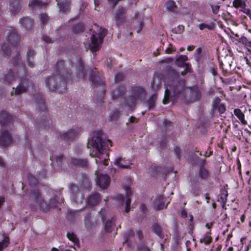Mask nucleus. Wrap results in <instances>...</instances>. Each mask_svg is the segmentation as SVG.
<instances>
[{
    "mask_svg": "<svg viewBox=\"0 0 251 251\" xmlns=\"http://www.w3.org/2000/svg\"><path fill=\"white\" fill-rule=\"evenodd\" d=\"M91 214L90 213L87 214L84 219L85 225L87 227H89L90 226V220H91Z\"/></svg>",
    "mask_w": 251,
    "mask_h": 251,
    "instance_id": "obj_53",
    "label": "nucleus"
},
{
    "mask_svg": "<svg viewBox=\"0 0 251 251\" xmlns=\"http://www.w3.org/2000/svg\"><path fill=\"white\" fill-rule=\"evenodd\" d=\"M138 14L137 13L135 15V20L133 21L134 24H137L135 26V28L136 29L137 33H139L143 27V24L141 19H137Z\"/></svg>",
    "mask_w": 251,
    "mask_h": 251,
    "instance_id": "obj_38",
    "label": "nucleus"
},
{
    "mask_svg": "<svg viewBox=\"0 0 251 251\" xmlns=\"http://www.w3.org/2000/svg\"><path fill=\"white\" fill-rule=\"evenodd\" d=\"M234 114L240 121L242 124L244 125L247 124V121L245 120L244 114L242 112L241 109L239 108L234 109Z\"/></svg>",
    "mask_w": 251,
    "mask_h": 251,
    "instance_id": "obj_33",
    "label": "nucleus"
},
{
    "mask_svg": "<svg viewBox=\"0 0 251 251\" xmlns=\"http://www.w3.org/2000/svg\"><path fill=\"white\" fill-rule=\"evenodd\" d=\"M6 35V40L8 43L12 45H17L20 41V36L18 34L17 29L14 27H10L4 31Z\"/></svg>",
    "mask_w": 251,
    "mask_h": 251,
    "instance_id": "obj_8",
    "label": "nucleus"
},
{
    "mask_svg": "<svg viewBox=\"0 0 251 251\" xmlns=\"http://www.w3.org/2000/svg\"><path fill=\"white\" fill-rule=\"evenodd\" d=\"M190 91V97L191 99L194 101H198L200 100L201 96V88L198 85H194L192 87H187Z\"/></svg>",
    "mask_w": 251,
    "mask_h": 251,
    "instance_id": "obj_12",
    "label": "nucleus"
},
{
    "mask_svg": "<svg viewBox=\"0 0 251 251\" xmlns=\"http://www.w3.org/2000/svg\"><path fill=\"white\" fill-rule=\"evenodd\" d=\"M27 178L29 182L32 185H35L38 183L37 179L31 174L28 175Z\"/></svg>",
    "mask_w": 251,
    "mask_h": 251,
    "instance_id": "obj_51",
    "label": "nucleus"
},
{
    "mask_svg": "<svg viewBox=\"0 0 251 251\" xmlns=\"http://www.w3.org/2000/svg\"><path fill=\"white\" fill-rule=\"evenodd\" d=\"M202 50L201 48H198L197 49L194 53L195 59L198 63L201 62L203 56L202 54Z\"/></svg>",
    "mask_w": 251,
    "mask_h": 251,
    "instance_id": "obj_43",
    "label": "nucleus"
},
{
    "mask_svg": "<svg viewBox=\"0 0 251 251\" xmlns=\"http://www.w3.org/2000/svg\"><path fill=\"white\" fill-rule=\"evenodd\" d=\"M216 109H218L219 112L221 114L224 113L225 111H226V107L225 105L222 103L220 105H219Z\"/></svg>",
    "mask_w": 251,
    "mask_h": 251,
    "instance_id": "obj_61",
    "label": "nucleus"
},
{
    "mask_svg": "<svg viewBox=\"0 0 251 251\" xmlns=\"http://www.w3.org/2000/svg\"><path fill=\"white\" fill-rule=\"evenodd\" d=\"M13 120V117L6 111H1L0 115V124L2 126H5L8 123H10Z\"/></svg>",
    "mask_w": 251,
    "mask_h": 251,
    "instance_id": "obj_22",
    "label": "nucleus"
},
{
    "mask_svg": "<svg viewBox=\"0 0 251 251\" xmlns=\"http://www.w3.org/2000/svg\"><path fill=\"white\" fill-rule=\"evenodd\" d=\"M54 159L55 160L56 162L58 163V165H59L65 160V157L63 155H58L55 156Z\"/></svg>",
    "mask_w": 251,
    "mask_h": 251,
    "instance_id": "obj_57",
    "label": "nucleus"
},
{
    "mask_svg": "<svg viewBox=\"0 0 251 251\" xmlns=\"http://www.w3.org/2000/svg\"><path fill=\"white\" fill-rule=\"evenodd\" d=\"M20 82L16 88H13V90L11 92V95L15 94L16 95H19L27 91L28 87L32 86V81L30 79H27L25 74L24 76H20Z\"/></svg>",
    "mask_w": 251,
    "mask_h": 251,
    "instance_id": "obj_7",
    "label": "nucleus"
},
{
    "mask_svg": "<svg viewBox=\"0 0 251 251\" xmlns=\"http://www.w3.org/2000/svg\"><path fill=\"white\" fill-rule=\"evenodd\" d=\"M215 24L213 23H210L208 24L202 23L199 25V27L201 30H203L206 28L209 30H213L214 29Z\"/></svg>",
    "mask_w": 251,
    "mask_h": 251,
    "instance_id": "obj_46",
    "label": "nucleus"
},
{
    "mask_svg": "<svg viewBox=\"0 0 251 251\" xmlns=\"http://www.w3.org/2000/svg\"><path fill=\"white\" fill-rule=\"evenodd\" d=\"M124 188L125 190L126 195V205H130L131 200L130 198V196L131 195L132 193L130 188V186L128 185H125L124 186Z\"/></svg>",
    "mask_w": 251,
    "mask_h": 251,
    "instance_id": "obj_41",
    "label": "nucleus"
},
{
    "mask_svg": "<svg viewBox=\"0 0 251 251\" xmlns=\"http://www.w3.org/2000/svg\"><path fill=\"white\" fill-rule=\"evenodd\" d=\"M183 68H184L185 69L183 71L181 72V75H184L188 73H190L191 72V65L189 64L186 63V65L184 66Z\"/></svg>",
    "mask_w": 251,
    "mask_h": 251,
    "instance_id": "obj_52",
    "label": "nucleus"
},
{
    "mask_svg": "<svg viewBox=\"0 0 251 251\" xmlns=\"http://www.w3.org/2000/svg\"><path fill=\"white\" fill-rule=\"evenodd\" d=\"M246 59L247 63L248 65L251 64V53H247Z\"/></svg>",
    "mask_w": 251,
    "mask_h": 251,
    "instance_id": "obj_64",
    "label": "nucleus"
},
{
    "mask_svg": "<svg viewBox=\"0 0 251 251\" xmlns=\"http://www.w3.org/2000/svg\"><path fill=\"white\" fill-rule=\"evenodd\" d=\"M85 27L84 25L82 23H78L74 25L72 27V30L75 33H79L84 31Z\"/></svg>",
    "mask_w": 251,
    "mask_h": 251,
    "instance_id": "obj_39",
    "label": "nucleus"
},
{
    "mask_svg": "<svg viewBox=\"0 0 251 251\" xmlns=\"http://www.w3.org/2000/svg\"><path fill=\"white\" fill-rule=\"evenodd\" d=\"M184 31V26L182 25H179L176 29V33L181 34Z\"/></svg>",
    "mask_w": 251,
    "mask_h": 251,
    "instance_id": "obj_62",
    "label": "nucleus"
},
{
    "mask_svg": "<svg viewBox=\"0 0 251 251\" xmlns=\"http://www.w3.org/2000/svg\"><path fill=\"white\" fill-rule=\"evenodd\" d=\"M67 236L68 238L74 243V246L76 245L79 246V239L74 232H68Z\"/></svg>",
    "mask_w": 251,
    "mask_h": 251,
    "instance_id": "obj_37",
    "label": "nucleus"
},
{
    "mask_svg": "<svg viewBox=\"0 0 251 251\" xmlns=\"http://www.w3.org/2000/svg\"><path fill=\"white\" fill-rule=\"evenodd\" d=\"M71 162L75 165L79 167H84L87 166L88 164L87 159H78L75 158H71Z\"/></svg>",
    "mask_w": 251,
    "mask_h": 251,
    "instance_id": "obj_28",
    "label": "nucleus"
},
{
    "mask_svg": "<svg viewBox=\"0 0 251 251\" xmlns=\"http://www.w3.org/2000/svg\"><path fill=\"white\" fill-rule=\"evenodd\" d=\"M49 20L48 16L46 14H42L40 16V21L43 25L47 24Z\"/></svg>",
    "mask_w": 251,
    "mask_h": 251,
    "instance_id": "obj_55",
    "label": "nucleus"
},
{
    "mask_svg": "<svg viewBox=\"0 0 251 251\" xmlns=\"http://www.w3.org/2000/svg\"><path fill=\"white\" fill-rule=\"evenodd\" d=\"M166 86L163 103L168 104L171 99L183 97L184 92L187 87L185 86V79L180 77L179 74L172 67L168 66L166 69L164 78Z\"/></svg>",
    "mask_w": 251,
    "mask_h": 251,
    "instance_id": "obj_1",
    "label": "nucleus"
},
{
    "mask_svg": "<svg viewBox=\"0 0 251 251\" xmlns=\"http://www.w3.org/2000/svg\"><path fill=\"white\" fill-rule=\"evenodd\" d=\"M124 78V75L122 73H119L116 74L115 76V80L116 82L121 81L123 80Z\"/></svg>",
    "mask_w": 251,
    "mask_h": 251,
    "instance_id": "obj_56",
    "label": "nucleus"
},
{
    "mask_svg": "<svg viewBox=\"0 0 251 251\" xmlns=\"http://www.w3.org/2000/svg\"><path fill=\"white\" fill-rule=\"evenodd\" d=\"M33 100L36 104V109L42 111V112H44L40 122L39 123L37 120L35 122V126L37 127H42L43 126L46 128L49 127L52 122L48 116V113L45 112V98L42 95L38 94L33 96Z\"/></svg>",
    "mask_w": 251,
    "mask_h": 251,
    "instance_id": "obj_4",
    "label": "nucleus"
},
{
    "mask_svg": "<svg viewBox=\"0 0 251 251\" xmlns=\"http://www.w3.org/2000/svg\"><path fill=\"white\" fill-rule=\"evenodd\" d=\"M161 167L159 166L154 165L151 167V175L155 176L160 171Z\"/></svg>",
    "mask_w": 251,
    "mask_h": 251,
    "instance_id": "obj_50",
    "label": "nucleus"
},
{
    "mask_svg": "<svg viewBox=\"0 0 251 251\" xmlns=\"http://www.w3.org/2000/svg\"><path fill=\"white\" fill-rule=\"evenodd\" d=\"M132 95L128 100H126L125 105L132 108L135 106V102L137 100H144L146 92L144 89L141 87L135 86L132 88Z\"/></svg>",
    "mask_w": 251,
    "mask_h": 251,
    "instance_id": "obj_6",
    "label": "nucleus"
},
{
    "mask_svg": "<svg viewBox=\"0 0 251 251\" xmlns=\"http://www.w3.org/2000/svg\"><path fill=\"white\" fill-rule=\"evenodd\" d=\"M100 195L98 193L95 192L87 198L86 202L91 206L97 204L100 201Z\"/></svg>",
    "mask_w": 251,
    "mask_h": 251,
    "instance_id": "obj_20",
    "label": "nucleus"
},
{
    "mask_svg": "<svg viewBox=\"0 0 251 251\" xmlns=\"http://www.w3.org/2000/svg\"><path fill=\"white\" fill-rule=\"evenodd\" d=\"M4 80L8 84L14 82L15 81V78L14 73L11 71L8 72L5 75Z\"/></svg>",
    "mask_w": 251,
    "mask_h": 251,
    "instance_id": "obj_42",
    "label": "nucleus"
},
{
    "mask_svg": "<svg viewBox=\"0 0 251 251\" xmlns=\"http://www.w3.org/2000/svg\"><path fill=\"white\" fill-rule=\"evenodd\" d=\"M12 138L8 131H2L0 134V145L6 147L11 144Z\"/></svg>",
    "mask_w": 251,
    "mask_h": 251,
    "instance_id": "obj_14",
    "label": "nucleus"
},
{
    "mask_svg": "<svg viewBox=\"0 0 251 251\" xmlns=\"http://www.w3.org/2000/svg\"><path fill=\"white\" fill-rule=\"evenodd\" d=\"M151 228L152 232L157 235L160 238L163 239L164 237L163 229L158 223H154Z\"/></svg>",
    "mask_w": 251,
    "mask_h": 251,
    "instance_id": "obj_24",
    "label": "nucleus"
},
{
    "mask_svg": "<svg viewBox=\"0 0 251 251\" xmlns=\"http://www.w3.org/2000/svg\"><path fill=\"white\" fill-rule=\"evenodd\" d=\"M239 43H242L245 47H251V41H249L246 37L242 36L237 40Z\"/></svg>",
    "mask_w": 251,
    "mask_h": 251,
    "instance_id": "obj_48",
    "label": "nucleus"
},
{
    "mask_svg": "<svg viewBox=\"0 0 251 251\" xmlns=\"http://www.w3.org/2000/svg\"><path fill=\"white\" fill-rule=\"evenodd\" d=\"M35 55V53L33 49L30 47H28L26 54V61L27 65L30 67L33 68L35 66L34 62Z\"/></svg>",
    "mask_w": 251,
    "mask_h": 251,
    "instance_id": "obj_19",
    "label": "nucleus"
},
{
    "mask_svg": "<svg viewBox=\"0 0 251 251\" xmlns=\"http://www.w3.org/2000/svg\"><path fill=\"white\" fill-rule=\"evenodd\" d=\"M73 64L71 61L60 60L56 62L54 68V74L45 79L46 87L49 91L54 92L61 86L65 89L66 81L71 76V68Z\"/></svg>",
    "mask_w": 251,
    "mask_h": 251,
    "instance_id": "obj_2",
    "label": "nucleus"
},
{
    "mask_svg": "<svg viewBox=\"0 0 251 251\" xmlns=\"http://www.w3.org/2000/svg\"><path fill=\"white\" fill-rule=\"evenodd\" d=\"M167 10L174 13H177V7L173 0H168L166 3Z\"/></svg>",
    "mask_w": 251,
    "mask_h": 251,
    "instance_id": "obj_34",
    "label": "nucleus"
},
{
    "mask_svg": "<svg viewBox=\"0 0 251 251\" xmlns=\"http://www.w3.org/2000/svg\"><path fill=\"white\" fill-rule=\"evenodd\" d=\"M48 193L49 194L50 197L48 202L50 208L56 207L58 203L57 201L56 200V192L51 189H49L48 190Z\"/></svg>",
    "mask_w": 251,
    "mask_h": 251,
    "instance_id": "obj_21",
    "label": "nucleus"
},
{
    "mask_svg": "<svg viewBox=\"0 0 251 251\" xmlns=\"http://www.w3.org/2000/svg\"><path fill=\"white\" fill-rule=\"evenodd\" d=\"M126 9L125 7L120 8L116 13L115 20L118 26L121 25L126 17Z\"/></svg>",
    "mask_w": 251,
    "mask_h": 251,
    "instance_id": "obj_16",
    "label": "nucleus"
},
{
    "mask_svg": "<svg viewBox=\"0 0 251 251\" xmlns=\"http://www.w3.org/2000/svg\"><path fill=\"white\" fill-rule=\"evenodd\" d=\"M138 250L139 251H151L147 246L143 244H140L138 246Z\"/></svg>",
    "mask_w": 251,
    "mask_h": 251,
    "instance_id": "obj_54",
    "label": "nucleus"
},
{
    "mask_svg": "<svg viewBox=\"0 0 251 251\" xmlns=\"http://www.w3.org/2000/svg\"><path fill=\"white\" fill-rule=\"evenodd\" d=\"M246 6H241L240 11L247 15L248 16L251 14V10L249 8H246Z\"/></svg>",
    "mask_w": 251,
    "mask_h": 251,
    "instance_id": "obj_58",
    "label": "nucleus"
},
{
    "mask_svg": "<svg viewBox=\"0 0 251 251\" xmlns=\"http://www.w3.org/2000/svg\"><path fill=\"white\" fill-rule=\"evenodd\" d=\"M110 182V177L106 174L98 175L96 179L97 184L102 189L107 188Z\"/></svg>",
    "mask_w": 251,
    "mask_h": 251,
    "instance_id": "obj_10",
    "label": "nucleus"
},
{
    "mask_svg": "<svg viewBox=\"0 0 251 251\" xmlns=\"http://www.w3.org/2000/svg\"><path fill=\"white\" fill-rule=\"evenodd\" d=\"M221 99L219 98H216L213 101V106L215 108H217V107L220 105L221 103H220Z\"/></svg>",
    "mask_w": 251,
    "mask_h": 251,
    "instance_id": "obj_60",
    "label": "nucleus"
},
{
    "mask_svg": "<svg viewBox=\"0 0 251 251\" xmlns=\"http://www.w3.org/2000/svg\"><path fill=\"white\" fill-rule=\"evenodd\" d=\"M210 232H206L203 237L200 239V243H204L206 245L210 244L212 241V238L210 236Z\"/></svg>",
    "mask_w": 251,
    "mask_h": 251,
    "instance_id": "obj_45",
    "label": "nucleus"
},
{
    "mask_svg": "<svg viewBox=\"0 0 251 251\" xmlns=\"http://www.w3.org/2000/svg\"><path fill=\"white\" fill-rule=\"evenodd\" d=\"M232 6L236 8H238L241 6H246V4L244 0H234L232 2Z\"/></svg>",
    "mask_w": 251,
    "mask_h": 251,
    "instance_id": "obj_49",
    "label": "nucleus"
},
{
    "mask_svg": "<svg viewBox=\"0 0 251 251\" xmlns=\"http://www.w3.org/2000/svg\"><path fill=\"white\" fill-rule=\"evenodd\" d=\"M114 164L122 168H128L130 164L128 160L122 157L117 158L115 160Z\"/></svg>",
    "mask_w": 251,
    "mask_h": 251,
    "instance_id": "obj_25",
    "label": "nucleus"
},
{
    "mask_svg": "<svg viewBox=\"0 0 251 251\" xmlns=\"http://www.w3.org/2000/svg\"><path fill=\"white\" fill-rule=\"evenodd\" d=\"M209 176V172L205 168H200L199 177L202 179H206Z\"/></svg>",
    "mask_w": 251,
    "mask_h": 251,
    "instance_id": "obj_44",
    "label": "nucleus"
},
{
    "mask_svg": "<svg viewBox=\"0 0 251 251\" xmlns=\"http://www.w3.org/2000/svg\"><path fill=\"white\" fill-rule=\"evenodd\" d=\"M116 218L113 217L108 220L104 224V230L107 232H111L113 227L115 226Z\"/></svg>",
    "mask_w": 251,
    "mask_h": 251,
    "instance_id": "obj_29",
    "label": "nucleus"
},
{
    "mask_svg": "<svg viewBox=\"0 0 251 251\" xmlns=\"http://www.w3.org/2000/svg\"><path fill=\"white\" fill-rule=\"evenodd\" d=\"M43 198L38 189H34L30 191L29 199L35 202L36 204Z\"/></svg>",
    "mask_w": 251,
    "mask_h": 251,
    "instance_id": "obj_23",
    "label": "nucleus"
},
{
    "mask_svg": "<svg viewBox=\"0 0 251 251\" xmlns=\"http://www.w3.org/2000/svg\"><path fill=\"white\" fill-rule=\"evenodd\" d=\"M9 244V238L6 236L1 242H0V251H2L4 249L8 247Z\"/></svg>",
    "mask_w": 251,
    "mask_h": 251,
    "instance_id": "obj_47",
    "label": "nucleus"
},
{
    "mask_svg": "<svg viewBox=\"0 0 251 251\" xmlns=\"http://www.w3.org/2000/svg\"><path fill=\"white\" fill-rule=\"evenodd\" d=\"M120 112L117 109H113L108 116V120L110 122H116L119 120Z\"/></svg>",
    "mask_w": 251,
    "mask_h": 251,
    "instance_id": "obj_35",
    "label": "nucleus"
},
{
    "mask_svg": "<svg viewBox=\"0 0 251 251\" xmlns=\"http://www.w3.org/2000/svg\"><path fill=\"white\" fill-rule=\"evenodd\" d=\"M211 8L213 13L217 14L220 9V6L217 5L215 6L211 5Z\"/></svg>",
    "mask_w": 251,
    "mask_h": 251,
    "instance_id": "obj_63",
    "label": "nucleus"
},
{
    "mask_svg": "<svg viewBox=\"0 0 251 251\" xmlns=\"http://www.w3.org/2000/svg\"><path fill=\"white\" fill-rule=\"evenodd\" d=\"M165 207L163 201V197L162 196H158L154 201V208L156 210L162 209Z\"/></svg>",
    "mask_w": 251,
    "mask_h": 251,
    "instance_id": "obj_26",
    "label": "nucleus"
},
{
    "mask_svg": "<svg viewBox=\"0 0 251 251\" xmlns=\"http://www.w3.org/2000/svg\"><path fill=\"white\" fill-rule=\"evenodd\" d=\"M187 59L188 57L187 56L181 55L176 59L175 62L178 67H183L184 66L186 65V63H185V61Z\"/></svg>",
    "mask_w": 251,
    "mask_h": 251,
    "instance_id": "obj_36",
    "label": "nucleus"
},
{
    "mask_svg": "<svg viewBox=\"0 0 251 251\" xmlns=\"http://www.w3.org/2000/svg\"><path fill=\"white\" fill-rule=\"evenodd\" d=\"M20 0H10V9L13 13L19 12L21 8Z\"/></svg>",
    "mask_w": 251,
    "mask_h": 251,
    "instance_id": "obj_27",
    "label": "nucleus"
},
{
    "mask_svg": "<svg viewBox=\"0 0 251 251\" xmlns=\"http://www.w3.org/2000/svg\"><path fill=\"white\" fill-rule=\"evenodd\" d=\"M45 4L40 0H31L28 3L29 7L32 9H37L43 6Z\"/></svg>",
    "mask_w": 251,
    "mask_h": 251,
    "instance_id": "obj_32",
    "label": "nucleus"
},
{
    "mask_svg": "<svg viewBox=\"0 0 251 251\" xmlns=\"http://www.w3.org/2000/svg\"><path fill=\"white\" fill-rule=\"evenodd\" d=\"M96 29L92 33L90 37L91 43L89 47L92 52L98 51L101 47L103 40L107 34V29L100 27L98 25H95Z\"/></svg>",
    "mask_w": 251,
    "mask_h": 251,
    "instance_id": "obj_5",
    "label": "nucleus"
},
{
    "mask_svg": "<svg viewBox=\"0 0 251 251\" xmlns=\"http://www.w3.org/2000/svg\"><path fill=\"white\" fill-rule=\"evenodd\" d=\"M37 205H38L41 211L45 212L49 211L51 208L49 202L45 201L44 198L40 200V201L37 203Z\"/></svg>",
    "mask_w": 251,
    "mask_h": 251,
    "instance_id": "obj_30",
    "label": "nucleus"
},
{
    "mask_svg": "<svg viewBox=\"0 0 251 251\" xmlns=\"http://www.w3.org/2000/svg\"><path fill=\"white\" fill-rule=\"evenodd\" d=\"M79 132L80 130L77 127L71 128L66 132L61 134L60 137L66 142L72 141Z\"/></svg>",
    "mask_w": 251,
    "mask_h": 251,
    "instance_id": "obj_11",
    "label": "nucleus"
},
{
    "mask_svg": "<svg viewBox=\"0 0 251 251\" xmlns=\"http://www.w3.org/2000/svg\"><path fill=\"white\" fill-rule=\"evenodd\" d=\"M42 40L47 43H52L51 39L47 35H43L42 38Z\"/></svg>",
    "mask_w": 251,
    "mask_h": 251,
    "instance_id": "obj_59",
    "label": "nucleus"
},
{
    "mask_svg": "<svg viewBox=\"0 0 251 251\" xmlns=\"http://www.w3.org/2000/svg\"><path fill=\"white\" fill-rule=\"evenodd\" d=\"M19 24L26 30H31L33 25V20L28 17H24L19 20Z\"/></svg>",
    "mask_w": 251,
    "mask_h": 251,
    "instance_id": "obj_15",
    "label": "nucleus"
},
{
    "mask_svg": "<svg viewBox=\"0 0 251 251\" xmlns=\"http://www.w3.org/2000/svg\"><path fill=\"white\" fill-rule=\"evenodd\" d=\"M0 53L5 58H9L11 55V50L9 47L4 43L2 45Z\"/></svg>",
    "mask_w": 251,
    "mask_h": 251,
    "instance_id": "obj_31",
    "label": "nucleus"
},
{
    "mask_svg": "<svg viewBox=\"0 0 251 251\" xmlns=\"http://www.w3.org/2000/svg\"><path fill=\"white\" fill-rule=\"evenodd\" d=\"M156 96L152 95L146 102V105L149 109H151L155 106Z\"/></svg>",
    "mask_w": 251,
    "mask_h": 251,
    "instance_id": "obj_40",
    "label": "nucleus"
},
{
    "mask_svg": "<svg viewBox=\"0 0 251 251\" xmlns=\"http://www.w3.org/2000/svg\"><path fill=\"white\" fill-rule=\"evenodd\" d=\"M89 80L92 82V85L96 87L103 86L104 81L102 75L97 70H91Z\"/></svg>",
    "mask_w": 251,
    "mask_h": 251,
    "instance_id": "obj_9",
    "label": "nucleus"
},
{
    "mask_svg": "<svg viewBox=\"0 0 251 251\" xmlns=\"http://www.w3.org/2000/svg\"><path fill=\"white\" fill-rule=\"evenodd\" d=\"M103 134L101 131L99 130L93 133L91 139L88 140L87 147L91 149L90 155L92 157H97L96 162L97 164L103 163L107 166V159L103 158L102 157L104 154V150H106V147L108 146L107 144H109L112 146L111 142L107 140L106 141L103 140Z\"/></svg>",
    "mask_w": 251,
    "mask_h": 251,
    "instance_id": "obj_3",
    "label": "nucleus"
},
{
    "mask_svg": "<svg viewBox=\"0 0 251 251\" xmlns=\"http://www.w3.org/2000/svg\"><path fill=\"white\" fill-rule=\"evenodd\" d=\"M126 92L125 86L123 85H118L115 89H112L111 92V96L113 99H116L124 95Z\"/></svg>",
    "mask_w": 251,
    "mask_h": 251,
    "instance_id": "obj_18",
    "label": "nucleus"
},
{
    "mask_svg": "<svg viewBox=\"0 0 251 251\" xmlns=\"http://www.w3.org/2000/svg\"><path fill=\"white\" fill-rule=\"evenodd\" d=\"M56 1L60 11L64 14H67L69 12L71 0H56Z\"/></svg>",
    "mask_w": 251,
    "mask_h": 251,
    "instance_id": "obj_17",
    "label": "nucleus"
},
{
    "mask_svg": "<svg viewBox=\"0 0 251 251\" xmlns=\"http://www.w3.org/2000/svg\"><path fill=\"white\" fill-rule=\"evenodd\" d=\"M11 63L16 66L21 68V75L25 74V64L23 63L20 53L18 52L17 54L12 59Z\"/></svg>",
    "mask_w": 251,
    "mask_h": 251,
    "instance_id": "obj_13",
    "label": "nucleus"
}]
</instances>
